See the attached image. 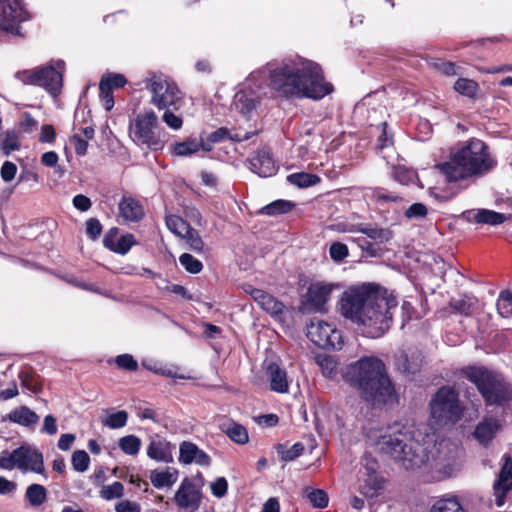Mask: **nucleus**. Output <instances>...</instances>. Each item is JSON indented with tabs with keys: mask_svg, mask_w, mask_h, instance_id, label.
I'll return each mask as SVG.
<instances>
[{
	"mask_svg": "<svg viewBox=\"0 0 512 512\" xmlns=\"http://www.w3.org/2000/svg\"><path fill=\"white\" fill-rule=\"evenodd\" d=\"M497 162L488 146L480 139H470L451 151L449 160L435 165L449 182L482 177L494 169Z\"/></svg>",
	"mask_w": 512,
	"mask_h": 512,
	"instance_id": "39448f33",
	"label": "nucleus"
},
{
	"mask_svg": "<svg viewBox=\"0 0 512 512\" xmlns=\"http://www.w3.org/2000/svg\"><path fill=\"white\" fill-rule=\"evenodd\" d=\"M335 287V284L324 281L312 282L301 298L300 311L304 314L326 312V305Z\"/></svg>",
	"mask_w": 512,
	"mask_h": 512,
	"instance_id": "f8f14e48",
	"label": "nucleus"
},
{
	"mask_svg": "<svg viewBox=\"0 0 512 512\" xmlns=\"http://www.w3.org/2000/svg\"><path fill=\"white\" fill-rule=\"evenodd\" d=\"M498 313L505 318L512 316V293L502 291L497 300Z\"/></svg>",
	"mask_w": 512,
	"mask_h": 512,
	"instance_id": "a18cd8bd",
	"label": "nucleus"
},
{
	"mask_svg": "<svg viewBox=\"0 0 512 512\" xmlns=\"http://www.w3.org/2000/svg\"><path fill=\"white\" fill-rule=\"evenodd\" d=\"M244 290L267 313L273 316H277L283 313L285 308L284 304L277 300L274 296L261 289L254 288L251 285H247Z\"/></svg>",
	"mask_w": 512,
	"mask_h": 512,
	"instance_id": "a211bd4d",
	"label": "nucleus"
},
{
	"mask_svg": "<svg viewBox=\"0 0 512 512\" xmlns=\"http://www.w3.org/2000/svg\"><path fill=\"white\" fill-rule=\"evenodd\" d=\"M179 262L185 268V270L191 274H198L203 269L202 262L189 253L182 254L179 257Z\"/></svg>",
	"mask_w": 512,
	"mask_h": 512,
	"instance_id": "8fccbe9b",
	"label": "nucleus"
},
{
	"mask_svg": "<svg viewBox=\"0 0 512 512\" xmlns=\"http://www.w3.org/2000/svg\"><path fill=\"white\" fill-rule=\"evenodd\" d=\"M119 214L126 222H137L144 216L141 203L132 197H123L119 203Z\"/></svg>",
	"mask_w": 512,
	"mask_h": 512,
	"instance_id": "c85d7f7f",
	"label": "nucleus"
},
{
	"mask_svg": "<svg viewBox=\"0 0 512 512\" xmlns=\"http://www.w3.org/2000/svg\"><path fill=\"white\" fill-rule=\"evenodd\" d=\"M269 75L272 88L285 97L320 100L333 92L320 65L303 58L286 60Z\"/></svg>",
	"mask_w": 512,
	"mask_h": 512,
	"instance_id": "7ed1b4c3",
	"label": "nucleus"
},
{
	"mask_svg": "<svg viewBox=\"0 0 512 512\" xmlns=\"http://www.w3.org/2000/svg\"><path fill=\"white\" fill-rule=\"evenodd\" d=\"M500 423L494 417L483 418L475 427L473 437L481 444L488 445L500 430Z\"/></svg>",
	"mask_w": 512,
	"mask_h": 512,
	"instance_id": "5701e85b",
	"label": "nucleus"
},
{
	"mask_svg": "<svg viewBox=\"0 0 512 512\" xmlns=\"http://www.w3.org/2000/svg\"><path fill=\"white\" fill-rule=\"evenodd\" d=\"M17 166L11 161H5L0 169V176L4 182L12 181L17 173Z\"/></svg>",
	"mask_w": 512,
	"mask_h": 512,
	"instance_id": "680f3d73",
	"label": "nucleus"
},
{
	"mask_svg": "<svg viewBox=\"0 0 512 512\" xmlns=\"http://www.w3.org/2000/svg\"><path fill=\"white\" fill-rule=\"evenodd\" d=\"M475 301L469 297H463L457 300L450 301L451 308L462 315L469 316L473 312Z\"/></svg>",
	"mask_w": 512,
	"mask_h": 512,
	"instance_id": "de8ad7c7",
	"label": "nucleus"
},
{
	"mask_svg": "<svg viewBox=\"0 0 512 512\" xmlns=\"http://www.w3.org/2000/svg\"><path fill=\"white\" fill-rule=\"evenodd\" d=\"M101 81H106L108 84L109 90L112 91L113 88H121L126 83L127 80L123 74L113 73L108 74L107 76H103Z\"/></svg>",
	"mask_w": 512,
	"mask_h": 512,
	"instance_id": "e2e57ef3",
	"label": "nucleus"
},
{
	"mask_svg": "<svg viewBox=\"0 0 512 512\" xmlns=\"http://www.w3.org/2000/svg\"><path fill=\"white\" fill-rule=\"evenodd\" d=\"M394 179L401 184H410L417 179V173L413 169L405 166H397L393 172Z\"/></svg>",
	"mask_w": 512,
	"mask_h": 512,
	"instance_id": "3c124183",
	"label": "nucleus"
},
{
	"mask_svg": "<svg viewBox=\"0 0 512 512\" xmlns=\"http://www.w3.org/2000/svg\"><path fill=\"white\" fill-rule=\"evenodd\" d=\"M503 464L494 482V495L495 502L498 507H501L505 502L507 492L512 488V459L509 455L503 456Z\"/></svg>",
	"mask_w": 512,
	"mask_h": 512,
	"instance_id": "dca6fc26",
	"label": "nucleus"
},
{
	"mask_svg": "<svg viewBox=\"0 0 512 512\" xmlns=\"http://www.w3.org/2000/svg\"><path fill=\"white\" fill-rule=\"evenodd\" d=\"M344 231L361 232L379 243L388 242L392 238V232L389 229L377 226H364L362 224H357L351 225L350 228L345 229Z\"/></svg>",
	"mask_w": 512,
	"mask_h": 512,
	"instance_id": "7c9ffc66",
	"label": "nucleus"
},
{
	"mask_svg": "<svg viewBox=\"0 0 512 512\" xmlns=\"http://www.w3.org/2000/svg\"><path fill=\"white\" fill-rule=\"evenodd\" d=\"M100 96L103 99L104 107L107 111L111 110L114 106V99L112 95V91L109 90L108 84L106 81H100L99 83Z\"/></svg>",
	"mask_w": 512,
	"mask_h": 512,
	"instance_id": "052dcab7",
	"label": "nucleus"
},
{
	"mask_svg": "<svg viewBox=\"0 0 512 512\" xmlns=\"http://www.w3.org/2000/svg\"><path fill=\"white\" fill-rule=\"evenodd\" d=\"M317 363L324 376L334 378L337 374L338 361L333 356H318Z\"/></svg>",
	"mask_w": 512,
	"mask_h": 512,
	"instance_id": "ea45409f",
	"label": "nucleus"
},
{
	"mask_svg": "<svg viewBox=\"0 0 512 512\" xmlns=\"http://www.w3.org/2000/svg\"><path fill=\"white\" fill-rule=\"evenodd\" d=\"M182 238L186 240L190 249H192L193 251L199 253L203 251L204 243L199 233L192 227L189 229V232L185 234Z\"/></svg>",
	"mask_w": 512,
	"mask_h": 512,
	"instance_id": "5fc2aeb1",
	"label": "nucleus"
},
{
	"mask_svg": "<svg viewBox=\"0 0 512 512\" xmlns=\"http://www.w3.org/2000/svg\"><path fill=\"white\" fill-rule=\"evenodd\" d=\"M431 512H464L455 497L438 500L431 508Z\"/></svg>",
	"mask_w": 512,
	"mask_h": 512,
	"instance_id": "58836bf2",
	"label": "nucleus"
},
{
	"mask_svg": "<svg viewBox=\"0 0 512 512\" xmlns=\"http://www.w3.org/2000/svg\"><path fill=\"white\" fill-rule=\"evenodd\" d=\"M422 363L420 353L401 351L395 357V367L398 371L405 375H413L419 371Z\"/></svg>",
	"mask_w": 512,
	"mask_h": 512,
	"instance_id": "b1692460",
	"label": "nucleus"
},
{
	"mask_svg": "<svg viewBox=\"0 0 512 512\" xmlns=\"http://www.w3.org/2000/svg\"><path fill=\"white\" fill-rule=\"evenodd\" d=\"M478 88L477 82L467 78H459L454 84V89L467 97H474L477 94Z\"/></svg>",
	"mask_w": 512,
	"mask_h": 512,
	"instance_id": "37998d69",
	"label": "nucleus"
},
{
	"mask_svg": "<svg viewBox=\"0 0 512 512\" xmlns=\"http://www.w3.org/2000/svg\"><path fill=\"white\" fill-rule=\"evenodd\" d=\"M119 448L127 455L135 456L141 447V439L135 435H127L119 439Z\"/></svg>",
	"mask_w": 512,
	"mask_h": 512,
	"instance_id": "c9c22d12",
	"label": "nucleus"
},
{
	"mask_svg": "<svg viewBox=\"0 0 512 512\" xmlns=\"http://www.w3.org/2000/svg\"><path fill=\"white\" fill-rule=\"evenodd\" d=\"M86 233L92 239H97L102 233V225L96 218H90L86 222Z\"/></svg>",
	"mask_w": 512,
	"mask_h": 512,
	"instance_id": "338daca9",
	"label": "nucleus"
},
{
	"mask_svg": "<svg viewBox=\"0 0 512 512\" xmlns=\"http://www.w3.org/2000/svg\"><path fill=\"white\" fill-rule=\"evenodd\" d=\"M287 180L289 183L300 188L310 187L320 182V178L317 175L305 172L290 174L287 176Z\"/></svg>",
	"mask_w": 512,
	"mask_h": 512,
	"instance_id": "f704fd0d",
	"label": "nucleus"
},
{
	"mask_svg": "<svg viewBox=\"0 0 512 512\" xmlns=\"http://www.w3.org/2000/svg\"><path fill=\"white\" fill-rule=\"evenodd\" d=\"M147 456L157 462H172V445L165 439H153L147 447Z\"/></svg>",
	"mask_w": 512,
	"mask_h": 512,
	"instance_id": "bb28decb",
	"label": "nucleus"
},
{
	"mask_svg": "<svg viewBox=\"0 0 512 512\" xmlns=\"http://www.w3.org/2000/svg\"><path fill=\"white\" fill-rule=\"evenodd\" d=\"M329 254L335 262H341L349 255L348 247L341 242H334L329 248Z\"/></svg>",
	"mask_w": 512,
	"mask_h": 512,
	"instance_id": "6e6d98bb",
	"label": "nucleus"
},
{
	"mask_svg": "<svg viewBox=\"0 0 512 512\" xmlns=\"http://www.w3.org/2000/svg\"><path fill=\"white\" fill-rule=\"evenodd\" d=\"M176 505L189 512H195L199 509L202 501V492L191 479L184 478L174 495Z\"/></svg>",
	"mask_w": 512,
	"mask_h": 512,
	"instance_id": "2eb2a0df",
	"label": "nucleus"
},
{
	"mask_svg": "<svg viewBox=\"0 0 512 512\" xmlns=\"http://www.w3.org/2000/svg\"><path fill=\"white\" fill-rule=\"evenodd\" d=\"M4 420L20 426L34 428L39 422V416L27 406H19L11 410Z\"/></svg>",
	"mask_w": 512,
	"mask_h": 512,
	"instance_id": "393cba45",
	"label": "nucleus"
},
{
	"mask_svg": "<svg viewBox=\"0 0 512 512\" xmlns=\"http://www.w3.org/2000/svg\"><path fill=\"white\" fill-rule=\"evenodd\" d=\"M431 417L438 426L453 425L462 416L463 408L458 393L450 387H441L430 403Z\"/></svg>",
	"mask_w": 512,
	"mask_h": 512,
	"instance_id": "0eeeda50",
	"label": "nucleus"
},
{
	"mask_svg": "<svg viewBox=\"0 0 512 512\" xmlns=\"http://www.w3.org/2000/svg\"><path fill=\"white\" fill-rule=\"evenodd\" d=\"M463 216L468 222L491 226L501 225L507 220L505 214L489 209L468 210Z\"/></svg>",
	"mask_w": 512,
	"mask_h": 512,
	"instance_id": "412c9836",
	"label": "nucleus"
},
{
	"mask_svg": "<svg viewBox=\"0 0 512 512\" xmlns=\"http://www.w3.org/2000/svg\"><path fill=\"white\" fill-rule=\"evenodd\" d=\"M251 170L261 177L273 176L277 171V166L270 153L266 149H261L250 158Z\"/></svg>",
	"mask_w": 512,
	"mask_h": 512,
	"instance_id": "4be33fe9",
	"label": "nucleus"
},
{
	"mask_svg": "<svg viewBox=\"0 0 512 512\" xmlns=\"http://www.w3.org/2000/svg\"><path fill=\"white\" fill-rule=\"evenodd\" d=\"M309 339L323 349H341L343 345L342 335L332 324L322 320H314L307 331Z\"/></svg>",
	"mask_w": 512,
	"mask_h": 512,
	"instance_id": "ddd939ff",
	"label": "nucleus"
},
{
	"mask_svg": "<svg viewBox=\"0 0 512 512\" xmlns=\"http://www.w3.org/2000/svg\"><path fill=\"white\" fill-rule=\"evenodd\" d=\"M159 121L153 110L138 114L129 125L131 139L137 144L157 148L160 145Z\"/></svg>",
	"mask_w": 512,
	"mask_h": 512,
	"instance_id": "9d476101",
	"label": "nucleus"
},
{
	"mask_svg": "<svg viewBox=\"0 0 512 512\" xmlns=\"http://www.w3.org/2000/svg\"><path fill=\"white\" fill-rule=\"evenodd\" d=\"M257 74L252 73L247 79L245 88L238 91L234 96V107L243 116L248 117L259 103V96L256 91L248 87L250 82L256 79Z\"/></svg>",
	"mask_w": 512,
	"mask_h": 512,
	"instance_id": "f3484780",
	"label": "nucleus"
},
{
	"mask_svg": "<svg viewBox=\"0 0 512 512\" xmlns=\"http://www.w3.org/2000/svg\"><path fill=\"white\" fill-rule=\"evenodd\" d=\"M211 492L215 497L221 498L226 495L228 490V482L224 477L217 478L211 483Z\"/></svg>",
	"mask_w": 512,
	"mask_h": 512,
	"instance_id": "0e129e2a",
	"label": "nucleus"
},
{
	"mask_svg": "<svg viewBox=\"0 0 512 512\" xmlns=\"http://www.w3.org/2000/svg\"><path fill=\"white\" fill-rule=\"evenodd\" d=\"M72 466L77 472H85L90 463V457L84 450H77L72 454Z\"/></svg>",
	"mask_w": 512,
	"mask_h": 512,
	"instance_id": "603ef678",
	"label": "nucleus"
},
{
	"mask_svg": "<svg viewBox=\"0 0 512 512\" xmlns=\"http://www.w3.org/2000/svg\"><path fill=\"white\" fill-rule=\"evenodd\" d=\"M116 365L127 371H136L138 369V362L130 354H121L115 358Z\"/></svg>",
	"mask_w": 512,
	"mask_h": 512,
	"instance_id": "4d7b16f0",
	"label": "nucleus"
},
{
	"mask_svg": "<svg viewBox=\"0 0 512 512\" xmlns=\"http://www.w3.org/2000/svg\"><path fill=\"white\" fill-rule=\"evenodd\" d=\"M367 441L375 452L394 460L405 470L425 465L436 481L453 476L461 466V450L456 443L442 439L426 453V448L413 439L411 431L400 424L371 429Z\"/></svg>",
	"mask_w": 512,
	"mask_h": 512,
	"instance_id": "f257e3e1",
	"label": "nucleus"
},
{
	"mask_svg": "<svg viewBox=\"0 0 512 512\" xmlns=\"http://www.w3.org/2000/svg\"><path fill=\"white\" fill-rule=\"evenodd\" d=\"M165 112L162 116L163 122L173 130L181 129L183 120L180 116L175 115L170 108L164 109Z\"/></svg>",
	"mask_w": 512,
	"mask_h": 512,
	"instance_id": "bf43d9fd",
	"label": "nucleus"
},
{
	"mask_svg": "<svg viewBox=\"0 0 512 512\" xmlns=\"http://www.w3.org/2000/svg\"><path fill=\"white\" fill-rule=\"evenodd\" d=\"M342 376L372 405L393 404L398 400L394 386L385 373V366L378 358H362L348 365L343 370Z\"/></svg>",
	"mask_w": 512,
	"mask_h": 512,
	"instance_id": "20e7f679",
	"label": "nucleus"
},
{
	"mask_svg": "<svg viewBox=\"0 0 512 512\" xmlns=\"http://www.w3.org/2000/svg\"><path fill=\"white\" fill-rule=\"evenodd\" d=\"M461 375L476 387L486 406L512 405V385L500 373L482 365H470L461 369Z\"/></svg>",
	"mask_w": 512,
	"mask_h": 512,
	"instance_id": "423d86ee",
	"label": "nucleus"
},
{
	"mask_svg": "<svg viewBox=\"0 0 512 512\" xmlns=\"http://www.w3.org/2000/svg\"><path fill=\"white\" fill-rule=\"evenodd\" d=\"M378 469V461L371 455V452H366L361 460L359 475L378 473Z\"/></svg>",
	"mask_w": 512,
	"mask_h": 512,
	"instance_id": "864d4df0",
	"label": "nucleus"
},
{
	"mask_svg": "<svg viewBox=\"0 0 512 512\" xmlns=\"http://www.w3.org/2000/svg\"><path fill=\"white\" fill-rule=\"evenodd\" d=\"M104 246L111 251L124 255L126 254L132 246L136 244V240L133 234L127 233L122 235L117 240L112 239L109 236H106L103 240Z\"/></svg>",
	"mask_w": 512,
	"mask_h": 512,
	"instance_id": "473e14b6",
	"label": "nucleus"
},
{
	"mask_svg": "<svg viewBox=\"0 0 512 512\" xmlns=\"http://www.w3.org/2000/svg\"><path fill=\"white\" fill-rule=\"evenodd\" d=\"M200 149L209 152L212 147L207 144L203 138L197 139L189 137L182 142H176L173 144V152L177 156L186 157L197 153Z\"/></svg>",
	"mask_w": 512,
	"mask_h": 512,
	"instance_id": "cd10ccee",
	"label": "nucleus"
},
{
	"mask_svg": "<svg viewBox=\"0 0 512 512\" xmlns=\"http://www.w3.org/2000/svg\"><path fill=\"white\" fill-rule=\"evenodd\" d=\"M0 468L13 470L15 468L22 472H34L43 474L45 471L43 455L37 449L30 446H20L13 451H2L0 453Z\"/></svg>",
	"mask_w": 512,
	"mask_h": 512,
	"instance_id": "1a4fd4ad",
	"label": "nucleus"
},
{
	"mask_svg": "<svg viewBox=\"0 0 512 512\" xmlns=\"http://www.w3.org/2000/svg\"><path fill=\"white\" fill-rule=\"evenodd\" d=\"M306 497L316 508H324L328 505V495L321 489H306Z\"/></svg>",
	"mask_w": 512,
	"mask_h": 512,
	"instance_id": "09e8293b",
	"label": "nucleus"
},
{
	"mask_svg": "<svg viewBox=\"0 0 512 512\" xmlns=\"http://www.w3.org/2000/svg\"><path fill=\"white\" fill-rule=\"evenodd\" d=\"M226 138H230L235 141H242V140L248 139V135L245 134L244 136H240V135L236 134V135L232 136V135H230V132L227 128L221 127L219 129H217L216 131L210 133L207 137V141H205V142L212 147L213 143H219Z\"/></svg>",
	"mask_w": 512,
	"mask_h": 512,
	"instance_id": "a19ab883",
	"label": "nucleus"
},
{
	"mask_svg": "<svg viewBox=\"0 0 512 512\" xmlns=\"http://www.w3.org/2000/svg\"><path fill=\"white\" fill-rule=\"evenodd\" d=\"M304 451V446L301 443H295L289 449L280 452L281 459L285 462L292 461L299 457Z\"/></svg>",
	"mask_w": 512,
	"mask_h": 512,
	"instance_id": "69168bd1",
	"label": "nucleus"
},
{
	"mask_svg": "<svg viewBox=\"0 0 512 512\" xmlns=\"http://www.w3.org/2000/svg\"><path fill=\"white\" fill-rule=\"evenodd\" d=\"M179 461L186 465L196 463L201 466H209L211 463V458L196 444L189 441H184L180 444L179 447Z\"/></svg>",
	"mask_w": 512,
	"mask_h": 512,
	"instance_id": "aec40b11",
	"label": "nucleus"
},
{
	"mask_svg": "<svg viewBox=\"0 0 512 512\" xmlns=\"http://www.w3.org/2000/svg\"><path fill=\"white\" fill-rule=\"evenodd\" d=\"M219 429L237 444L243 445L249 441L247 429L232 419H224L219 424Z\"/></svg>",
	"mask_w": 512,
	"mask_h": 512,
	"instance_id": "c756f323",
	"label": "nucleus"
},
{
	"mask_svg": "<svg viewBox=\"0 0 512 512\" xmlns=\"http://www.w3.org/2000/svg\"><path fill=\"white\" fill-rule=\"evenodd\" d=\"M19 379L21 385L32 393H39L42 390V382L37 375L22 371Z\"/></svg>",
	"mask_w": 512,
	"mask_h": 512,
	"instance_id": "c03bdc74",
	"label": "nucleus"
},
{
	"mask_svg": "<svg viewBox=\"0 0 512 512\" xmlns=\"http://www.w3.org/2000/svg\"><path fill=\"white\" fill-rule=\"evenodd\" d=\"M150 481L157 488L171 487L178 479V471L174 468H166L164 470H152L150 472Z\"/></svg>",
	"mask_w": 512,
	"mask_h": 512,
	"instance_id": "2f4dec72",
	"label": "nucleus"
},
{
	"mask_svg": "<svg viewBox=\"0 0 512 512\" xmlns=\"http://www.w3.org/2000/svg\"><path fill=\"white\" fill-rule=\"evenodd\" d=\"M99 495L102 499L107 501L120 499L124 495V485L119 481H115L109 485H104L100 489Z\"/></svg>",
	"mask_w": 512,
	"mask_h": 512,
	"instance_id": "4c0bfd02",
	"label": "nucleus"
},
{
	"mask_svg": "<svg viewBox=\"0 0 512 512\" xmlns=\"http://www.w3.org/2000/svg\"><path fill=\"white\" fill-rule=\"evenodd\" d=\"M293 207V204L285 200H276L266 206H264L260 212L265 215L274 216L289 212Z\"/></svg>",
	"mask_w": 512,
	"mask_h": 512,
	"instance_id": "79ce46f5",
	"label": "nucleus"
},
{
	"mask_svg": "<svg viewBox=\"0 0 512 512\" xmlns=\"http://www.w3.org/2000/svg\"><path fill=\"white\" fill-rule=\"evenodd\" d=\"M397 307L393 292L373 283L349 287L337 304L341 316L370 338H379L391 328Z\"/></svg>",
	"mask_w": 512,
	"mask_h": 512,
	"instance_id": "f03ea898",
	"label": "nucleus"
},
{
	"mask_svg": "<svg viewBox=\"0 0 512 512\" xmlns=\"http://www.w3.org/2000/svg\"><path fill=\"white\" fill-rule=\"evenodd\" d=\"M116 512H141V506L137 502L121 500L115 505Z\"/></svg>",
	"mask_w": 512,
	"mask_h": 512,
	"instance_id": "774afa93",
	"label": "nucleus"
},
{
	"mask_svg": "<svg viewBox=\"0 0 512 512\" xmlns=\"http://www.w3.org/2000/svg\"><path fill=\"white\" fill-rule=\"evenodd\" d=\"M265 375L269 381L270 390L284 394L289 391L287 372L277 362L271 361L265 367Z\"/></svg>",
	"mask_w": 512,
	"mask_h": 512,
	"instance_id": "6ab92c4d",
	"label": "nucleus"
},
{
	"mask_svg": "<svg viewBox=\"0 0 512 512\" xmlns=\"http://www.w3.org/2000/svg\"><path fill=\"white\" fill-rule=\"evenodd\" d=\"M18 137L14 132H7L2 143V149L5 155L19 149Z\"/></svg>",
	"mask_w": 512,
	"mask_h": 512,
	"instance_id": "13d9d810",
	"label": "nucleus"
},
{
	"mask_svg": "<svg viewBox=\"0 0 512 512\" xmlns=\"http://www.w3.org/2000/svg\"><path fill=\"white\" fill-rule=\"evenodd\" d=\"M359 491L365 497H376L384 489L385 479L379 472L360 475Z\"/></svg>",
	"mask_w": 512,
	"mask_h": 512,
	"instance_id": "a878e982",
	"label": "nucleus"
},
{
	"mask_svg": "<svg viewBox=\"0 0 512 512\" xmlns=\"http://www.w3.org/2000/svg\"><path fill=\"white\" fill-rule=\"evenodd\" d=\"M65 63L59 60L55 66H45L15 73V77L24 84L37 85L45 88L56 96L60 93L63 83Z\"/></svg>",
	"mask_w": 512,
	"mask_h": 512,
	"instance_id": "6e6552de",
	"label": "nucleus"
},
{
	"mask_svg": "<svg viewBox=\"0 0 512 512\" xmlns=\"http://www.w3.org/2000/svg\"><path fill=\"white\" fill-rule=\"evenodd\" d=\"M25 499L31 506L39 507L47 499V490L41 484H31L25 491Z\"/></svg>",
	"mask_w": 512,
	"mask_h": 512,
	"instance_id": "72a5a7b5",
	"label": "nucleus"
},
{
	"mask_svg": "<svg viewBox=\"0 0 512 512\" xmlns=\"http://www.w3.org/2000/svg\"><path fill=\"white\" fill-rule=\"evenodd\" d=\"M29 18L22 0H0V29L19 34V24Z\"/></svg>",
	"mask_w": 512,
	"mask_h": 512,
	"instance_id": "4468645a",
	"label": "nucleus"
},
{
	"mask_svg": "<svg viewBox=\"0 0 512 512\" xmlns=\"http://www.w3.org/2000/svg\"><path fill=\"white\" fill-rule=\"evenodd\" d=\"M128 420V414L126 411H117L108 415L103 421L102 424L111 429H119L126 425Z\"/></svg>",
	"mask_w": 512,
	"mask_h": 512,
	"instance_id": "49530a36",
	"label": "nucleus"
},
{
	"mask_svg": "<svg viewBox=\"0 0 512 512\" xmlns=\"http://www.w3.org/2000/svg\"><path fill=\"white\" fill-rule=\"evenodd\" d=\"M147 88L152 94L150 102L159 110L176 108L182 98L177 85L162 74H153L148 79Z\"/></svg>",
	"mask_w": 512,
	"mask_h": 512,
	"instance_id": "9b49d317",
	"label": "nucleus"
},
{
	"mask_svg": "<svg viewBox=\"0 0 512 512\" xmlns=\"http://www.w3.org/2000/svg\"><path fill=\"white\" fill-rule=\"evenodd\" d=\"M166 226L172 233L181 238L187 234L191 228L187 222L176 215L166 217Z\"/></svg>",
	"mask_w": 512,
	"mask_h": 512,
	"instance_id": "e433bc0d",
	"label": "nucleus"
}]
</instances>
